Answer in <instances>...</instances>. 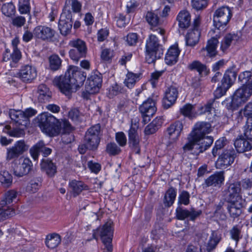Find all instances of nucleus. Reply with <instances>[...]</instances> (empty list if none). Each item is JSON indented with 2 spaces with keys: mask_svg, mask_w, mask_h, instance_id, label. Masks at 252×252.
Wrapping results in <instances>:
<instances>
[{
  "mask_svg": "<svg viewBox=\"0 0 252 252\" xmlns=\"http://www.w3.org/2000/svg\"><path fill=\"white\" fill-rule=\"evenodd\" d=\"M9 116L11 120L18 126L26 127L27 126V121L24 116V113L22 110L10 109L9 111Z\"/></svg>",
  "mask_w": 252,
  "mask_h": 252,
  "instance_id": "nucleus-29",
  "label": "nucleus"
},
{
  "mask_svg": "<svg viewBox=\"0 0 252 252\" xmlns=\"http://www.w3.org/2000/svg\"><path fill=\"white\" fill-rule=\"evenodd\" d=\"M199 24V18H196L193 21V29L191 31H189L186 36L187 45L194 46L198 42L200 36V32L198 29Z\"/></svg>",
  "mask_w": 252,
  "mask_h": 252,
  "instance_id": "nucleus-18",
  "label": "nucleus"
},
{
  "mask_svg": "<svg viewBox=\"0 0 252 252\" xmlns=\"http://www.w3.org/2000/svg\"><path fill=\"white\" fill-rule=\"evenodd\" d=\"M188 67L190 70H196L199 75H201L207 70L206 66L197 61H194L189 64Z\"/></svg>",
  "mask_w": 252,
  "mask_h": 252,
  "instance_id": "nucleus-52",
  "label": "nucleus"
},
{
  "mask_svg": "<svg viewBox=\"0 0 252 252\" xmlns=\"http://www.w3.org/2000/svg\"><path fill=\"white\" fill-rule=\"evenodd\" d=\"M178 25L180 28L187 29L190 25V15L187 10L181 11L177 17Z\"/></svg>",
  "mask_w": 252,
  "mask_h": 252,
  "instance_id": "nucleus-37",
  "label": "nucleus"
},
{
  "mask_svg": "<svg viewBox=\"0 0 252 252\" xmlns=\"http://www.w3.org/2000/svg\"><path fill=\"white\" fill-rule=\"evenodd\" d=\"M244 134L248 140L252 141V119H247L244 126Z\"/></svg>",
  "mask_w": 252,
  "mask_h": 252,
  "instance_id": "nucleus-57",
  "label": "nucleus"
},
{
  "mask_svg": "<svg viewBox=\"0 0 252 252\" xmlns=\"http://www.w3.org/2000/svg\"><path fill=\"white\" fill-rule=\"evenodd\" d=\"M178 96V89L173 86L167 88L164 93V97L162 99V106L164 109H168L176 102Z\"/></svg>",
  "mask_w": 252,
  "mask_h": 252,
  "instance_id": "nucleus-20",
  "label": "nucleus"
},
{
  "mask_svg": "<svg viewBox=\"0 0 252 252\" xmlns=\"http://www.w3.org/2000/svg\"><path fill=\"white\" fill-rule=\"evenodd\" d=\"M0 182L5 187H9L12 183V176L7 171L0 172Z\"/></svg>",
  "mask_w": 252,
  "mask_h": 252,
  "instance_id": "nucleus-51",
  "label": "nucleus"
},
{
  "mask_svg": "<svg viewBox=\"0 0 252 252\" xmlns=\"http://www.w3.org/2000/svg\"><path fill=\"white\" fill-rule=\"evenodd\" d=\"M68 117L72 121L78 122L81 121L82 115L77 108H73L69 111Z\"/></svg>",
  "mask_w": 252,
  "mask_h": 252,
  "instance_id": "nucleus-64",
  "label": "nucleus"
},
{
  "mask_svg": "<svg viewBox=\"0 0 252 252\" xmlns=\"http://www.w3.org/2000/svg\"><path fill=\"white\" fill-rule=\"evenodd\" d=\"M136 120H131V124L128 130V143L129 147L132 148L135 154H139L140 153V138L137 133L138 125L137 124Z\"/></svg>",
  "mask_w": 252,
  "mask_h": 252,
  "instance_id": "nucleus-13",
  "label": "nucleus"
},
{
  "mask_svg": "<svg viewBox=\"0 0 252 252\" xmlns=\"http://www.w3.org/2000/svg\"><path fill=\"white\" fill-rule=\"evenodd\" d=\"M226 209L230 217L233 219L239 217L242 212L244 200H226Z\"/></svg>",
  "mask_w": 252,
  "mask_h": 252,
  "instance_id": "nucleus-21",
  "label": "nucleus"
},
{
  "mask_svg": "<svg viewBox=\"0 0 252 252\" xmlns=\"http://www.w3.org/2000/svg\"><path fill=\"white\" fill-rule=\"evenodd\" d=\"M39 126L43 132L50 136H57L61 130V122L48 112L38 116Z\"/></svg>",
  "mask_w": 252,
  "mask_h": 252,
  "instance_id": "nucleus-4",
  "label": "nucleus"
},
{
  "mask_svg": "<svg viewBox=\"0 0 252 252\" xmlns=\"http://www.w3.org/2000/svg\"><path fill=\"white\" fill-rule=\"evenodd\" d=\"M218 43L219 41L217 38L212 37L208 41L206 48L202 49V51H206L207 55L210 57H215L217 54L216 48Z\"/></svg>",
  "mask_w": 252,
  "mask_h": 252,
  "instance_id": "nucleus-42",
  "label": "nucleus"
},
{
  "mask_svg": "<svg viewBox=\"0 0 252 252\" xmlns=\"http://www.w3.org/2000/svg\"><path fill=\"white\" fill-rule=\"evenodd\" d=\"M41 185V182L37 179L32 180L27 185L26 190L31 193H34L37 191Z\"/></svg>",
  "mask_w": 252,
  "mask_h": 252,
  "instance_id": "nucleus-60",
  "label": "nucleus"
},
{
  "mask_svg": "<svg viewBox=\"0 0 252 252\" xmlns=\"http://www.w3.org/2000/svg\"><path fill=\"white\" fill-rule=\"evenodd\" d=\"M238 80L242 85L251 87L252 86V72L246 71L241 73L238 76Z\"/></svg>",
  "mask_w": 252,
  "mask_h": 252,
  "instance_id": "nucleus-46",
  "label": "nucleus"
},
{
  "mask_svg": "<svg viewBox=\"0 0 252 252\" xmlns=\"http://www.w3.org/2000/svg\"><path fill=\"white\" fill-rule=\"evenodd\" d=\"M232 16V12L229 7L223 6L218 8L213 14L214 26L218 29L224 28L229 22Z\"/></svg>",
  "mask_w": 252,
  "mask_h": 252,
  "instance_id": "nucleus-9",
  "label": "nucleus"
},
{
  "mask_svg": "<svg viewBox=\"0 0 252 252\" xmlns=\"http://www.w3.org/2000/svg\"><path fill=\"white\" fill-rule=\"evenodd\" d=\"M252 189V180L249 178L227 183L224 190L226 200H243L242 196L243 191L249 190Z\"/></svg>",
  "mask_w": 252,
  "mask_h": 252,
  "instance_id": "nucleus-2",
  "label": "nucleus"
},
{
  "mask_svg": "<svg viewBox=\"0 0 252 252\" xmlns=\"http://www.w3.org/2000/svg\"><path fill=\"white\" fill-rule=\"evenodd\" d=\"M18 8L21 14H30L31 10L30 1H19Z\"/></svg>",
  "mask_w": 252,
  "mask_h": 252,
  "instance_id": "nucleus-63",
  "label": "nucleus"
},
{
  "mask_svg": "<svg viewBox=\"0 0 252 252\" xmlns=\"http://www.w3.org/2000/svg\"><path fill=\"white\" fill-rule=\"evenodd\" d=\"M179 54L180 51L177 46H171L168 49L165 57L166 63L170 65L176 63L178 61Z\"/></svg>",
  "mask_w": 252,
  "mask_h": 252,
  "instance_id": "nucleus-34",
  "label": "nucleus"
},
{
  "mask_svg": "<svg viewBox=\"0 0 252 252\" xmlns=\"http://www.w3.org/2000/svg\"><path fill=\"white\" fill-rule=\"evenodd\" d=\"M227 144V140L225 137H220L217 140L212 150V153L214 157L220 154V151Z\"/></svg>",
  "mask_w": 252,
  "mask_h": 252,
  "instance_id": "nucleus-47",
  "label": "nucleus"
},
{
  "mask_svg": "<svg viewBox=\"0 0 252 252\" xmlns=\"http://www.w3.org/2000/svg\"><path fill=\"white\" fill-rule=\"evenodd\" d=\"M140 73H134L128 71L124 81L125 85L129 89L132 88L136 83L140 80Z\"/></svg>",
  "mask_w": 252,
  "mask_h": 252,
  "instance_id": "nucleus-43",
  "label": "nucleus"
},
{
  "mask_svg": "<svg viewBox=\"0 0 252 252\" xmlns=\"http://www.w3.org/2000/svg\"><path fill=\"white\" fill-rule=\"evenodd\" d=\"M163 124V119L161 117H157L153 121L147 126L144 132L146 135H150L155 133L160 128Z\"/></svg>",
  "mask_w": 252,
  "mask_h": 252,
  "instance_id": "nucleus-36",
  "label": "nucleus"
},
{
  "mask_svg": "<svg viewBox=\"0 0 252 252\" xmlns=\"http://www.w3.org/2000/svg\"><path fill=\"white\" fill-rule=\"evenodd\" d=\"M102 75L100 73L92 74L88 79L86 89L90 93L97 92L101 86Z\"/></svg>",
  "mask_w": 252,
  "mask_h": 252,
  "instance_id": "nucleus-23",
  "label": "nucleus"
},
{
  "mask_svg": "<svg viewBox=\"0 0 252 252\" xmlns=\"http://www.w3.org/2000/svg\"><path fill=\"white\" fill-rule=\"evenodd\" d=\"M101 133L100 124L91 126L86 132L84 142L87 143L90 150H94L97 148L101 136Z\"/></svg>",
  "mask_w": 252,
  "mask_h": 252,
  "instance_id": "nucleus-8",
  "label": "nucleus"
},
{
  "mask_svg": "<svg viewBox=\"0 0 252 252\" xmlns=\"http://www.w3.org/2000/svg\"><path fill=\"white\" fill-rule=\"evenodd\" d=\"M212 130L210 123L206 122H199L196 123L192 131L188 137H206V134Z\"/></svg>",
  "mask_w": 252,
  "mask_h": 252,
  "instance_id": "nucleus-19",
  "label": "nucleus"
},
{
  "mask_svg": "<svg viewBox=\"0 0 252 252\" xmlns=\"http://www.w3.org/2000/svg\"><path fill=\"white\" fill-rule=\"evenodd\" d=\"M1 12L7 17H11L16 12L15 7L12 2L4 3L1 7Z\"/></svg>",
  "mask_w": 252,
  "mask_h": 252,
  "instance_id": "nucleus-53",
  "label": "nucleus"
},
{
  "mask_svg": "<svg viewBox=\"0 0 252 252\" xmlns=\"http://www.w3.org/2000/svg\"><path fill=\"white\" fill-rule=\"evenodd\" d=\"M3 131L12 137H20L25 135L24 127L13 128L11 129L10 126L7 125L4 127Z\"/></svg>",
  "mask_w": 252,
  "mask_h": 252,
  "instance_id": "nucleus-48",
  "label": "nucleus"
},
{
  "mask_svg": "<svg viewBox=\"0 0 252 252\" xmlns=\"http://www.w3.org/2000/svg\"><path fill=\"white\" fill-rule=\"evenodd\" d=\"M177 190L171 187L165 192L163 202L165 207H169L173 205L176 199Z\"/></svg>",
  "mask_w": 252,
  "mask_h": 252,
  "instance_id": "nucleus-38",
  "label": "nucleus"
},
{
  "mask_svg": "<svg viewBox=\"0 0 252 252\" xmlns=\"http://www.w3.org/2000/svg\"><path fill=\"white\" fill-rule=\"evenodd\" d=\"M37 76V70L35 66L26 64L21 66L17 73V77L23 82L30 83Z\"/></svg>",
  "mask_w": 252,
  "mask_h": 252,
  "instance_id": "nucleus-14",
  "label": "nucleus"
},
{
  "mask_svg": "<svg viewBox=\"0 0 252 252\" xmlns=\"http://www.w3.org/2000/svg\"><path fill=\"white\" fill-rule=\"evenodd\" d=\"M147 22L152 26L154 31H157L161 35L164 34V31L160 28H155L159 23V18L157 14L152 11H148L145 15Z\"/></svg>",
  "mask_w": 252,
  "mask_h": 252,
  "instance_id": "nucleus-32",
  "label": "nucleus"
},
{
  "mask_svg": "<svg viewBox=\"0 0 252 252\" xmlns=\"http://www.w3.org/2000/svg\"><path fill=\"white\" fill-rule=\"evenodd\" d=\"M233 95L243 104L252 95V86L250 88L246 85H242L235 92Z\"/></svg>",
  "mask_w": 252,
  "mask_h": 252,
  "instance_id": "nucleus-26",
  "label": "nucleus"
},
{
  "mask_svg": "<svg viewBox=\"0 0 252 252\" xmlns=\"http://www.w3.org/2000/svg\"><path fill=\"white\" fill-rule=\"evenodd\" d=\"M36 96L39 102L45 103L50 100L52 97V93L46 85L41 84L37 87Z\"/></svg>",
  "mask_w": 252,
  "mask_h": 252,
  "instance_id": "nucleus-30",
  "label": "nucleus"
},
{
  "mask_svg": "<svg viewBox=\"0 0 252 252\" xmlns=\"http://www.w3.org/2000/svg\"><path fill=\"white\" fill-rule=\"evenodd\" d=\"M55 33V30L46 26H38L33 30L34 36L43 41H51L54 37Z\"/></svg>",
  "mask_w": 252,
  "mask_h": 252,
  "instance_id": "nucleus-17",
  "label": "nucleus"
},
{
  "mask_svg": "<svg viewBox=\"0 0 252 252\" xmlns=\"http://www.w3.org/2000/svg\"><path fill=\"white\" fill-rule=\"evenodd\" d=\"M146 60L148 63H154L163 54L162 46L159 43L158 38L154 34H150L146 40Z\"/></svg>",
  "mask_w": 252,
  "mask_h": 252,
  "instance_id": "nucleus-5",
  "label": "nucleus"
},
{
  "mask_svg": "<svg viewBox=\"0 0 252 252\" xmlns=\"http://www.w3.org/2000/svg\"><path fill=\"white\" fill-rule=\"evenodd\" d=\"M235 37V34L231 33L227 34L224 37L220 45V48L223 52L225 51L230 46Z\"/></svg>",
  "mask_w": 252,
  "mask_h": 252,
  "instance_id": "nucleus-56",
  "label": "nucleus"
},
{
  "mask_svg": "<svg viewBox=\"0 0 252 252\" xmlns=\"http://www.w3.org/2000/svg\"><path fill=\"white\" fill-rule=\"evenodd\" d=\"M234 146L238 152L243 153L252 149V141L240 137L235 141Z\"/></svg>",
  "mask_w": 252,
  "mask_h": 252,
  "instance_id": "nucleus-35",
  "label": "nucleus"
},
{
  "mask_svg": "<svg viewBox=\"0 0 252 252\" xmlns=\"http://www.w3.org/2000/svg\"><path fill=\"white\" fill-rule=\"evenodd\" d=\"M28 148V146L26 144L24 140L17 141L13 146L7 149L6 160L10 161L18 158L27 151Z\"/></svg>",
  "mask_w": 252,
  "mask_h": 252,
  "instance_id": "nucleus-15",
  "label": "nucleus"
},
{
  "mask_svg": "<svg viewBox=\"0 0 252 252\" xmlns=\"http://www.w3.org/2000/svg\"><path fill=\"white\" fill-rule=\"evenodd\" d=\"M52 152V150L46 147L42 141H40L33 146L30 150V153L32 158L36 160L38 158L40 153L43 154L45 157L49 156Z\"/></svg>",
  "mask_w": 252,
  "mask_h": 252,
  "instance_id": "nucleus-25",
  "label": "nucleus"
},
{
  "mask_svg": "<svg viewBox=\"0 0 252 252\" xmlns=\"http://www.w3.org/2000/svg\"><path fill=\"white\" fill-rule=\"evenodd\" d=\"M190 194L186 190L182 191L178 196V206H180L181 205L184 204L185 205H188L190 202L189 200Z\"/></svg>",
  "mask_w": 252,
  "mask_h": 252,
  "instance_id": "nucleus-58",
  "label": "nucleus"
},
{
  "mask_svg": "<svg viewBox=\"0 0 252 252\" xmlns=\"http://www.w3.org/2000/svg\"><path fill=\"white\" fill-rule=\"evenodd\" d=\"M222 104L228 110L234 111L242 104L233 95L230 98H226L222 101Z\"/></svg>",
  "mask_w": 252,
  "mask_h": 252,
  "instance_id": "nucleus-44",
  "label": "nucleus"
},
{
  "mask_svg": "<svg viewBox=\"0 0 252 252\" xmlns=\"http://www.w3.org/2000/svg\"><path fill=\"white\" fill-rule=\"evenodd\" d=\"M121 149L114 142H110L107 144L106 147V152L111 156L118 155L121 152Z\"/></svg>",
  "mask_w": 252,
  "mask_h": 252,
  "instance_id": "nucleus-59",
  "label": "nucleus"
},
{
  "mask_svg": "<svg viewBox=\"0 0 252 252\" xmlns=\"http://www.w3.org/2000/svg\"><path fill=\"white\" fill-rule=\"evenodd\" d=\"M41 170L49 177H54L57 172L55 163L50 158L43 159L40 163Z\"/></svg>",
  "mask_w": 252,
  "mask_h": 252,
  "instance_id": "nucleus-28",
  "label": "nucleus"
},
{
  "mask_svg": "<svg viewBox=\"0 0 252 252\" xmlns=\"http://www.w3.org/2000/svg\"><path fill=\"white\" fill-rule=\"evenodd\" d=\"M237 72L234 68L227 69L221 80V85L214 92L215 98H219L225 94L227 90L236 80Z\"/></svg>",
  "mask_w": 252,
  "mask_h": 252,
  "instance_id": "nucleus-7",
  "label": "nucleus"
},
{
  "mask_svg": "<svg viewBox=\"0 0 252 252\" xmlns=\"http://www.w3.org/2000/svg\"><path fill=\"white\" fill-rule=\"evenodd\" d=\"M17 194V192L14 190H9L7 191L5 193L0 203L9 208H12V203L16 200Z\"/></svg>",
  "mask_w": 252,
  "mask_h": 252,
  "instance_id": "nucleus-41",
  "label": "nucleus"
},
{
  "mask_svg": "<svg viewBox=\"0 0 252 252\" xmlns=\"http://www.w3.org/2000/svg\"><path fill=\"white\" fill-rule=\"evenodd\" d=\"M49 67L52 71L59 70L62 66V60L57 55H52L49 58Z\"/></svg>",
  "mask_w": 252,
  "mask_h": 252,
  "instance_id": "nucleus-49",
  "label": "nucleus"
},
{
  "mask_svg": "<svg viewBox=\"0 0 252 252\" xmlns=\"http://www.w3.org/2000/svg\"><path fill=\"white\" fill-rule=\"evenodd\" d=\"M32 163L30 158H24L22 159V161L14 168V173L15 176L18 177L26 175L32 170Z\"/></svg>",
  "mask_w": 252,
  "mask_h": 252,
  "instance_id": "nucleus-24",
  "label": "nucleus"
},
{
  "mask_svg": "<svg viewBox=\"0 0 252 252\" xmlns=\"http://www.w3.org/2000/svg\"><path fill=\"white\" fill-rule=\"evenodd\" d=\"M15 214L14 209L0 203V222L12 217Z\"/></svg>",
  "mask_w": 252,
  "mask_h": 252,
  "instance_id": "nucleus-45",
  "label": "nucleus"
},
{
  "mask_svg": "<svg viewBox=\"0 0 252 252\" xmlns=\"http://www.w3.org/2000/svg\"><path fill=\"white\" fill-rule=\"evenodd\" d=\"M180 112L186 117H194L195 114L194 106L189 103L186 104L180 108Z\"/></svg>",
  "mask_w": 252,
  "mask_h": 252,
  "instance_id": "nucleus-50",
  "label": "nucleus"
},
{
  "mask_svg": "<svg viewBox=\"0 0 252 252\" xmlns=\"http://www.w3.org/2000/svg\"><path fill=\"white\" fill-rule=\"evenodd\" d=\"M86 76L74 67L68 69L64 75L56 77L53 80L54 85L58 87L65 95L69 94L71 90L82 85Z\"/></svg>",
  "mask_w": 252,
  "mask_h": 252,
  "instance_id": "nucleus-1",
  "label": "nucleus"
},
{
  "mask_svg": "<svg viewBox=\"0 0 252 252\" xmlns=\"http://www.w3.org/2000/svg\"><path fill=\"white\" fill-rule=\"evenodd\" d=\"M236 153L233 148L224 150L219 156L216 162L218 169H225L234 161Z\"/></svg>",
  "mask_w": 252,
  "mask_h": 252,
  "instance_id": "nucleus-12",
  "label": "nucleus"
},
{
  "mask_svg": "<svg viewBox=\"0 0 252 252\" xmlns=\"http://www.w3.org/2000/svg\"><path fill=\"white\" fill-rule=\"evenodd\" d=\"M61 242V236L57 233H54L46 236L45 244L48 248L53 249L57 247Z\"/></svg>",
  "mask_w": 252,
  "mask_h": 252,
  "instance_id": "nucleus-40",
  "label": "nucleus"
},
{
  "mask_svg": "<svg viewBox=\"0 0 252 252\" xmlns=\"http://www.w3.org/2000/svg\"><path fill=\"white\" fill-rule=\"evenodd\" d=\"M224 172L219 171L210 176L203 184V188L213 187L220 188L224 181Z\"/></svg>",
  "mask_w": 252,
  "mask_h": 252,
  "instance_id": "nucleus-22",
  "label": "nucleus"
},
{
  "mask_svg": "<svg viewBox=\"0 0 252 252\" xmlns=\"http://www.w3.org/2000/svg\"><path fill=\"white\" fill-rule=\"evenodd\" d=\"M201 214V210H196L194 208L187 210L179 206L176 209V217L179 220H184L189 218V220L194 221Z\"/></svg>",
  "mask_w": 252,
  "mask_h": 252,
  "instance_id": "nucleus-16",
  "label": "nucleus"
},
{
  "mask_svg": "<svg viewBox=\"0 0 252 252\" xmlns=\"http://www.w3.org/2000/svg\"><path fill=\"white\" fill-rule=\"evenodd\" d=\"M70 6L72 12L78 13L81 12L82 4L78 0H66L65 2V8Z\"/></svg>",
  "mask_w": 252,
  "mask_h": 252,
  "instance_id": "nucleus-54",
  "label": "nucleus"
},
{
  "mask_svg": "<svg viewBox=\"0 0 252 252\" xmlns=\"http://www.w3.org/2000/svg\"><path fill=\"white\" fill-rule=\"evenodd\" d=\"M139 111L142 115L153 116L157 111L155 100L148 98L139 107Z\"/></svg>",
  "mask_w": 252,
  "mask_h": 252,
  "instance_id": "nucleus-27",
  "label": "nucleus"
},
{
  "mask_svg": "<svg viewBox=\"0 0 252 252\" xmlns=\"http://www.w3.org/2000/svg\"><path fill=\"white\" fill-rule=\"evenodd\" d=\"M188 142L183 146L185 152H190L195 156L202 153L211 147L213 143L212 136L188 137Z\"/></svg>",
  "mask_w": 252,
  "mask_h": 252,
  "instance_id": "nucleus-3",
  "label": "nucleus"
},
{
  "mask_svg": "<svg viewBox=\"0 0 252 252\" xmlns=\"http://www.w3.org/2000/svg\"><path fill=\"white\" fill-rule=\"evenodd\" d=\"M70 47L69 56L70 59L78 63L81 59L85 58L88 53V47L86 42L80 38H74L68 42Z\"/></svg>",
  "mask_w": 252,
  "mask_h": 252,
  "instance_id": "nucleus-6",
  "label": "nucleus"
},
{
  "mask_svg": "<svg viewBox=\"0 0 252 252\" xmlns=\"http://www.w3.org/2000/svg\"><path fill=\"white\" fill-rule=\"evenodd\" d=\"M183 126L180 121H177L170 125L167 128L169 138L173 141L177 140L183 130Z\"/></svg>",
  "mask_w": 252,
  "mask_h": 252,
  "instance_id": "nucleus-31",
  "label": "nucleus"
},
{
  "mask_svg": "<svg viewBox=\"0 0 252 252\" xmlns=\"http://www.w3.org/2000/svg\"><path fill=\"white\" fill-rule=\"evenodd\" d=\"M72 13L70 10L64 9L62 13L58 24L60 33L66 36L71 32L72 27Z\"/></svg>",
  "mask_w": 252,
  "mask_h": 252,
  "instance_id": "nucleus-11",
  "label": "nucleus"
},
{
  "mask_svg": "<svg viewBox=\"0 0 252 252\" xmlns=\"http://www.w3.org/2000/svg\"><path fill=\"white\" fill-rule=\"evenodd\" d=\"M241 230L242 226L238 225L234 226L230 230V235L231 238L236 242V244L238 243L239 240L242 237Z\"/></svg>",
  "mask_w": 252,
  "mask_h": 252,
  "instance_id": "nucleus-55",
  "label": "nucleus"
},
{
  "mask_svg": "<svg viewBox=\"0 0 252 252\" xmlns=\"http://www.w3.org/2000/svg\"><path fill=\"white\" fill-rule=\"evenodd\" d=\"M11 62L10 63L12 67H16L17 63L21 58V54L19 49L13 50V52L11 54Z\"/></svg>",
  "mask_w": 252,
  "mask_h": 252,
  "instance_id": "nucleus-61",
  "label": "nucleus"
},
{
  "mask_svg": "<svg viewBox=\"0 0 252 252\" xmlns=\"http://www.w3.org/2000/svg\"><path fill=\"white\" fill-rule=\"evenodd\" d=\"M113 222H106L101 228L98 229L100 236L105 248L104 252H112L113 247L112 241L113 235Z\"/></svg>",
  "mask_w": 252,
  "mask_h": 252,
  "instance_id": "nucleus-10",
  "label": "nucleus"
},
{
  "mask_svg": "<svg viewBox=\"0 0 252 252\" xmlns=\"http://www.w3.org/2000/svg\"><path fill=\"white\" fill-rule=\"evenodd\" d=\"M221 239V234L217 231H212L207 244V251L211 252L213 251Z\"/></svg>",
  "mask_w": 252,
  "mask_h": 252,
  "instance_id": "nucleus-39",
  "label": "nucleus"
},
{
  "mask_svg": "<svg viewBox=\"0 0 252 252\" xmlns=\"http://www.w3.org/2000/svg\"><path fill=\"white\" fill-rule=\"evenodd\" d=\"M114 51L110 49L105 48L102 50L101 59L104 62H110L114 57Z\"/></svg>",
  "mask_w": 252,
  "mask_h": 252,
  "instance_id": "nucleus-62",
  "label": "nucleus"
},
{
  "mask_svg": "<svg viewBox=\"0 0 252 252\" xmlns=\"http://www.w3.org/2000/svg\"><path fill=\"white\" fill-rule=\"evenodd\" d=\"M68 186L74 197L79 195L83 190L89 189L88 186L83 182L76 180H72L69 181Z\"/></svg>",
  "mask_w": 252,
  "mask_h": 252,
  "instance_id": "nucleus-33",
  "label": "nucleus"
}]
</instances>
